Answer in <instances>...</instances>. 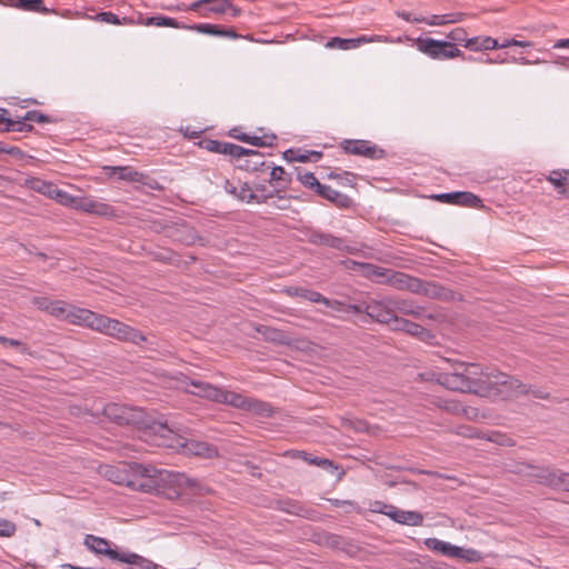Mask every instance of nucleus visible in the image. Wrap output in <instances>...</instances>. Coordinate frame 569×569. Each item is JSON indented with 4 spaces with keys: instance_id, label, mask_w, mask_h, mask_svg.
I'll return each instance as SVG.
<instances>
[{
    "instance_id": "338daca9",
    "label": "nucleus",
    "mask_w": 569,
    "mask_h": 569,
    "mask_svg": "<svg viewBox=\"0 0 569 569\" xmlns=\"http://www.w3.org/2000/svg\"><path fill=\"white\" fill-rule=\"evenodd\" d=\"M97 19L102 22L121 24L119 17L111 11H103L97 14Z\"/></svg>"
},
{
    "instance_id": "680f3d73",
    "label": "nucleus",
    "mask_w": 569,
    "mask_h": 569,
    "mask_svg": "<svg viewBox=\"0 0 569 569\" xmlns=\"http://www.w3.org/2000/svg\"><path fill=\"white\" fill-rule=\"evenodd\" d=\"M50 315L66 319V315L68 313V309L66 308V303L63 301H52L50 307Z\"/></svg>"
},
{
    "instance_id": "a211bd4d",
    "label": "nucleus",
    "mask_w": 569,
    "mask_h": 569,
    "mask_svg": "<svg viewBox=\"0 0 569 569\" xmlns=\"http://www.w3.org/2000/svg\"><path fill=\"white\" fill-rule=\"evenodd\" d=\"M256 331L260 333L263 339L268 342L279 345V346H291L292 345V338L290 335L283 330L264 326V325H258L254 327Z\"/></svg>"
},
{
    "instance_id": "0eeeda50",
    "label": "nucleus",
    "mask_w": 569,
    "mask_h": 569,
    "mask_svg": "<svg viewBox=\"0 0 569 569\" xmlns=\"http://www.w3.org/2000/svg\"><path fill=\"white\" fill-rule=\"evenodd\" d=\"M166 237L172 241L180 242L184 246H192L199 242L201 246L206 244V239L198 234L197 230L187 222H176L166 224L162 228Z\"/></svg>"
},
{
    "instance_id": "58836bf2",
    "label": "nucleus",
    "mask_w": 569,
    "mask_h": 569,
    "mask_svg": "<svg viewBox=\"0 0 569 569\" xmlns=\"http://www.w3.org/2000/svg\"><path fill=\"white\" fill-rule=\"evenodd\" d=\"M143 24L146 26H156V27H171L177 29H188L189 26L180 23L174 18L166 17V16H153L149 17L144 20Z\"/></svg>"
},
{
    "instance_id": "c756f323",
    "label": "nucleus",
    "mask_w": 569,
    "mask_h": 569,
    "mask_svg": "<svg viewBox=\"0 0 569 569\" xmlns=\"http://www.w3.org/2000/svg\"><path fill=\"white\" fill-rule=\"evenodd\" d=\"M236 199L239 201H246L248 203H267L270 199V194H257L252 191L248 182H244L236 193Z\"/></svg>"
},
{
    "instance_id": "4c0bfd02",
    "label": "nucleus",
    "mask_w": 569,
    "mask_h": 569,
    "mask_svg": "<svg viewBox=\"0 0 569 569\" xmlns=\"http://www.w3.org/2000/svg\"><path fill=\"white\" fill-rule=\"evenodd\" d=\"M569 170L567 169H558L552 170L549 176L547 177V180L558 190L559 193L563 194V190L568 187V179H569Z\"/></svg>"
},
{
    "instance_id": "e2e57ef3",
    "label": "nucleus",
    "mask_w": 569,
    "mask_h": 569,
    "mask_svg": "<svg viewBox=\"0 0 569 569\" xmlns=\"http://www.w3.org/2000/svg\"><path fill=\"white\" fill-rule=\"evenodd\" d=\"M391 318L392 319L390 320V322L387 323L388 326H390L391 330L403 332L405 328H407L406 325H408L409 320L393 313Z\"/></svg>"
},
{
    "instance_id": "39448f33",
    "label": "nucleus",
    "mask_w": 569,
    "mask_h": 569,
    "mask_svg": "<svg viewBox=\"0 0 569 569\" xmlns=\"http://www.w3.org/2000/svg\"><path fill=\"white\" fill-rule=\"evenodd\" d=\"M417 48L420 52L435 60L465 58V53L453 42L446 40L419 37L417 39Z\"/></svg>"
},
{
    "instance_id": "c03bdc74",
    "label": "nucleus",
    "mask_w": 569,
    "mask_h": 569,
    "mask_svg": "<svg viewBox=\"0 0 569 569\" xmlns=\"http://www.w3.org/2000/svg\"><path fill=\"white\" fill-rule=\"evenodd\" d=\"M189 30H194L199 33L209 34V36H216V37H222L223 33V27L218 24H210V23H198L192 24L188 27Z\"/></svg>"
},
{
    "instance_id": "20e7f679",
    "label": "nucleus",
    "mask_w": 569,
    "mask_h": 569,
    "mask_svg": "<svg viewBox=\"0 0 569 569\" xmlns=\"http://www.w3.org/2000/svg\"><path fill=\"white\" fill-rule=\"evenodd\" d=\"M130 469L133 472V479L119 468L109 467L106 475L108 479L118 485H126L132 489H138L142 492L153 493L157 489V483L161 481V475L158 468L152 465L132 463Z\"/></svg>"
},
{
    "instance_id": "09e8293b",
    "label": "nucleus",
    "mask_w": 569,
    "mask_h": 569,
    "mask_svg": "<svg viewBox=\"0 0 569 569\" xmlns=\"http://www.w3.org/2000/svg\"><path fill=\"white\" fill-rule=\"evenodd\" d=\"M406 327L407 328H405L403 332H406L412 337H417L422 340L430 337L429 330L419 323H416V322L409 320L408 325H406Z\"/></svg>"
},
{
    "instance_id": "aec40b11",
    "label": "nucleus",
    "mask_w": 569,
    "mask_h": 569,
    "mask_svg": "<svg viewBox=\"0 0 569 569\" xmlns=\"http://www.w3.org/2000/svg\"><path fill=\"white\" fill-rule=\"evenodd\" d=\"M317 194L332 202L338 208L347 209L352 206V199L350 197L332 189L330 186L327 184H322L321 187H319V190H317Z\"/></svg>"
},
{
    "instance_id": "423d86ee",
    "label": "nucleus",
    "mask_w": 569,
    "mask_h": 569,
    "mask_svg": "<svg viewBox=\"0 0 569 569\" xmlns=\"http://www.w3.org/2000/svg\"><path fill=\"white\" fill-rule=\"evenodd\" d=\"M392 309L390 296L382 297L381 299H371L365 302V316L360 317L357 325H366L368 322H378L380 325L389 323L392 319Z\"/></svg>"
},
{
    "instance_id": "0e129e2a",
    "label": "nucleus",
    "mask_w": 569,
    "mask_h": 569,
    "mask_svg": "<svg viewBox=\"0 0 569 569\" xmlns=\"http://www.w3.org/2000/svg\"><path fill=\"white\" fill-rule=\"evenodd\" d=\"M431 199L442 203L456 204L457 191L432 194Z\"/></svg>"
},
{
    "instance_id": "79ce46f5",
    "label": "nucleus",
    "mask_w": 569,
    "mask_h": 569,
    "mask_svg": "<svg viewBox=\"0 0 569 569\" xmlns=\"http://www.w3.org/2000/svg\"><path fill=\"white\" fill-rule=\"evenodd\" d=\"M487 378L488 381L485 385V392H488L489 390L497 388L498 386L505 387L508 385L509 375H506L503 372H491L487 370Z\"/></svg>"
},
{
    "instance_id": "7ed1b4c3",
    "label": "nucleus",
    "mask_w": 569,
    "mask_h": 569,
    "mask_svg": "<svg viewBox=\"0 0 569 569\" xmlns=\"http://www.w3.org/2000/svg\"><path fill=\"white\" fill-rule=\"evenodd\" d=\"M102 412L106 418L119 426H132L141 430L143 439L151 445L152 437H156L157 433L153 427L161 423V421L154 420L141 408L120 403H108Z\"/></svg>"
},
{
    "instance_id": "a19ab883",
    "label": "nucleus",
    "mask_w": 569,
    "mask_h": 569,
    "mask_svg": "<svg viewBox=\"0 0 569 569\" xmlns=\"http://www.w3.org/2000/svg\"><path fill=\"white\" fill-rule=\"evenodd\" d=\"M27 184L34 191L47 196L48 198L52 199V196L54 193L57 184L44 181L39 178H32L27 181Z\"/></svg>"
},
{
    "instance_id": "f704fd0d",
    "label": "nucleus",
    "mask_w": 569,
    "mask_h": 569,
    "mask_svg": "<svg viewBox=\"0 0 569 569\" xmlns=\"http://www.w3.org/2000/svg\"><path fill=\"white\" fill-rule=\"evenodd\" d=\"M12 7L29 12H39L44 14L51 12V10L43 4V0H16L12 2Z\"/></svg>"
},
{
    "instance_id": "c9c22d12",
    "label": "nucleus",
    "mask_w": 569,
    "mask_h": 569,
    "mask_svg": "<svg viewBox=\"0 0 569 569\" xmlns=\"http://www.w3.org/2000/svg\"><path fill=\"white\" fill-rule=\"evenodd\" d=\"M87 318L89 319L88 326H87L88 328L107 335L108 328L112 321L111 318L103 316V315L96 313L91 310H90V313L87 315Z\"/></svg>"
},
{
    "instance_id": "8fccbe9b",
    "label": "nucleus",
    "mask_w": 569,
    "mask_h": 569,
    "mask_svg": "<svg viewBox=\"0 0 569 569\" xmlns=\"http://www.w3.org/2000/svg\"><path fill=\"white\" fill-rule=\"evenodd\" d=\"M52 199L57 200V202H59L60 204L68 206V207H71V208L76 207V203H77V200H78L77 197H72L68 192L59 189L58 186L56 187V190H54V193L52 196Z\"/></svg>"
},
{
    "instance_id": "603ef678",
    "label": "nucleus",
    "mask_w": 569,
    "mask_h": 569,
    "mask_svg": "<svg viewBox=\"0 0 569 569\" xmlns=\"http://www.w3.org/2000/svg\"><path fill=\"white\" fill-rule=\"evenodd\" d=\"M298 180L305 186V187H308L310 189H313L316 192L317 190H319V187L322 186V183H320L318 181V179L315 177V174L312 172H305V173H300L298 172Z\"/></svg>"
},
{
    "instance_id": "13d9d810",
    "label": "nucleus",
    "mask_w": 569,
    "mask_h": 569,
    "mask_svg": "<svg viewBox=\"0 0 569 569\" xmlns=\"http://www.w3.org/2000/svg\"><path fill=\"white\" fill-rule=\"evenodd\" d=\"M425 282V280L409 276V279L407 280V286H405V290H408L416 295H422Z\"/></svg>"
},
{
    "instance_id": "6e6d98bb",
    "label": "nucleus",
    "mask_w": 569,
    "mask_h": 569,
    "mask_svg": "<svg viewBox=\"0 0 569 569\" xmlns=\"http://www.w3.org/2000/svg\"><path fill=\"white\" fill-rule=\"evenodd\" d=\"M392 509H393V505L386 503L380 500H373L369 503V510L371 512L381 513L387 517H390Z\"/></svg>"
},
{
    "instance_id": "de8ad7c7",
    "label": "nucleus",
    "mask_w": 569,
    "mask_h": 569,
    "mask_svg": "<svg viewBox=\"0 0 569 569\" xmlns=\"http://www.w3.org/2000/svg\"><path fill=\"white\" fill-rule=\"evenodd\" d=\"M152 258L156 261L174 264V266H178L180 262L179 256L176 252L168 250V249H166L163 251H159V252H153Z\"/></svg>"
},
{
    "instance_id": "7c9ffc66",
    "label": "nucleus",
    "mask_w": 569,
    "mask_h": 569,
    "mask_svg": "<svg viewBox=\"0 0 569 569\" xmlns=\"http://www.w3.org/2000/svg\"><path fill=\"white\" fill-rule=\"evenodd\" d=\"M498 46L499 42L489 36L469 38L465 43V47L472 51L493 50Z\"/></svg>"
},
{
    "instance_id": "f257e3e1",
    "label": "nucleus",
    "mask_w": 569,
    "mask_h": 569,
    "mask_svg": "<svg viewBox=\"0 0 569 569\" xmlns=\"http://www.w3.org/2000/svg\"><path fill=\"white\" fill-rule=\"evenodd\" d=\"M438 381L453 391L483 395L488 381L487 368L479 363H458L452 371L440 373Z\"/></svg>"
},
{
    "instance_id": "ddd939ff",
    "label": "nucleus",
    "mask_w": 569,
    "mask_h": 569,
    "mask_svg": "<svg viewBox=\"0 0 569 569\" xmlns=\"http://www.w3.org/2000/svg\"><path fill=\"white\" fill-rule=\"evenodd\" d=\"M270 169V178L268 182L272 187L271 191H269L267 194H270V199L273 198L278 193L284 192L288 187L290 186L292 178L291 173L287 172L283 167L280 166H273L272 162H269L267 166L268 170Z\"/></svg>"
},
{
    "instance_id": "bb28decb",
    "label": "nucleus",
    "mask_w": 569,
    "mask_h": 569,
    "mask_svg": "<svg viewBox=\"0 0 569 569\" xmlns=\"http://www.w3.org/2000/svg\"><path fill=\"white\" fill-rule=\"evenodd\" d=\"M559 469H552L549 467L533 468L531 477L537 480L538 483L555 489L557 487V478Z\"/></svg>"
},
{
    "instance_id": "473e14b6",
    "label": "nucleus",
    "mask_w": 569,
    "mask_h": 569,
    "mask_svg": "<svg viewBox=\"0 0 569 569\" xmlns=\"http://www.w3.org/2000/svg\"><path fill=\"white\" fill-rule=\"evenodd\" d=\"M408 279L409 274L387 268L383 278L380 280V283L392 286L398 290H405V286H407Z\"/></svg>"
},
{
    "instance_id": "6e6552de",
    "label": "nucleus",
    "mask_w": 569,
    "mask_h": 569,
    "mask_svg": "<svg viewBox=\"0 0 569 569\" xmlns=\"http://www.w3.org/2000/svg\"><path fill=\"white\" fill-rule=\"evenodd\" d=\"M341 149L348 154L361 156L372 160L382 159L386 151L369 140L346 139L340 143Z\"/></svg>"
},
{
    "instance_id": "e433bc0d",
    "label": "nucleus",
    "mask_w": 569,
    "mask_h": 569,
    "mask_svg": "<svg viewBox=\"0 0 569 569\" xmlns=\"http://www.w3.org/2000/svg\"><path fill=\"white\" fill-rule=\"evenodd\" d=\"M456 206L481 209L485 207L482 200L470 191H457Z\"/></svg>"
},
{
    "instance_id": "69168bd1",
    "label": "nucleus",
    "mask_w": 569,
    "mask_h": 569,
    "mask_svg": "<svg viewBox=\"0 0 569 569\" xmlns=\"http://www.w3.org/2000/svg\"><path fill=\"white\" fill-rule=\"evenodd\" d=\"M230 7V0H219L218 2H214L213 6L209 7L208 10L212 13L223 14L229 10Z\"/></svg>"
},
{
    "instance_id": "9d476101",
    "label": "nucleus",
    "mask_w": 569,
    "mask_h": 569,
    "mask_svg": "<svg viewBox=\"0 0 569 569\" xmlns=\"http://www.w3.org/2000/svg\"><path fill=\"white\" fill-rule=\"evenodd\" d=\"M107 335L120 341L131 342L137 346L147 341V337L141 331L116 319H112Z\"/></svg>"
},
{
    "instance_id": "cd10ccee",
    "label": "nucleus",
    "mask_w": 569,
    "mask_h": 569,
    "mask_svg": "<svg viewBox=\"0 0 569 569\" xmlns=\"http://www.w3.org/2000/svg\"><path fill=\"white\" fill-rule=\"evenodd\" d=\"M117 560L120 562L132 565L138 569H162L161 566L133 552L119 553V558Z\"/></svg>"
},
{
    "instance_id": "2f4dec72",
    "label": "nucleus",
    "mask_w": 569,
    "mask_h": 569,
    "mask_svg": "<svg viewBox=\"0 0 569 569\" xmlns=\"http://www.w3.org/2000/svg\"><path fill=\"white\" fill-rule=\"evenodd\" d=\"M250 398L243 397L240 393L227 391L221 389V395L217 397L219 403H227L234 408L247 409Z\"/></svg>"
},
{
    "instance_id": "4468645a",
    "label": "nucleus",
    "mask_w": 569,
    "mask_h": 569,
    "mask_svg": "<svg viewBox=\"0 0 569 569\" xmlns=\"http://www.w3.org/2000/svg\"><path fill=\"white\" fill-rule=\"evenodd\" d=\"M392 313L397 316H410L420 319L426 312V308L418 305L412 299L401 298L399 296H390Z\"/></svg>"
},
{
    "instance_id": "2eb2a0df",
    "label": "nucleus",
    "mask_w": 569,
    "mask_h": 569,
    "mask_svg": "<svg viewBox=\"0 0 569 569\" xmlns=\"http://www.w3.org/2000/svg\"><path fill=\"white\" fill-rule=\"evenodd\" d=\"M182 385L184 386L187 392L214 402L217 401V397L221 395L220 388L206 381L192 380L188 377H184Z\"/></svg>"
},
{
    "instance_id": "a878e982",
    "label": "nucleus",
    "mask_w": 569,
    "mask_h": 569,
    "mask_svg": "<svg viewBox=\"0 0 569 569\" xmlns=\"http://www.w3.org/2000/svg\"><path fill=\"white\" fill-rule=\"evenodd\" d=\"M104 171L109 177L118 174L119 180L129 182H143L147 178L143 173L133 170L131 167H104Z\"/></svg>"
},
{
    "instance_id": "c85d7f7f",
    "label": "nucleus",
    "mask_w": 569,
    "mask_h": 569,
    "mask_svg": "<svg viewBox=\"0 0 569 569\" xmlns=\"http://www.w3.org/2000/svg\"><path fill=\"white\" fill-rule=\"evenodd\" d=\"M422 295L430 299L450 300L453 298V291L445 288L443 286L426 281L422 290Z\"/></svg>"
},
{
    "instance_id": "5fc2aeb1",
    "label": "nucleus",
    "mask_w": 569,
    "mask_h": 569,
    "mask_svg": "<svg viewBox=\"0 0 569 569\" xmlns=\"http://www.w3.org/2000/svg\"><path fill=\"white\" fill-rule=\"evenodd\" d=\"M22 120L24 121H36L38 123H51L54 122L52 118L49 116L42 113L39 110H30L28 111L23 117Z\"/></svg>"
},
{
    "instance_id": "774afa93",
    "label": "nucleus",
    "mask_w": 569,
    "mask_h": 569,
    "mask_svg": "<svg viewBox=\"0 0 569 569\" xmlns=\"http://www.w3.org/2000/svg\"><path fill=\"white\" fill-rule=\"evenodd\" d=\"M555 489L569 492V472L559 471L557 487Z\"/></svg>"
},
{
    "instance_id": "4be33fe9",
    "label": "nucleus",
    "mask_w": 569,
    "mask_h": 569,
    "mask_svg": "<svg viewBox=\"0 0 569 569\" xmlns=\"http://www.w3.org/2000/svg\"><path fill=\"white\" fill-rule=\"evenodd\" d=\"M284 292L290 297H299L325 306H330L332 303L330 302V299L323 297L320 292L303 287L290 286L284 289Z\"/></svg>"
},
{
    "instance_id": "72a5a7b5",
    "label": "nucleus",
    "mask_w": 569,
    "mask_h": 569,
    "mask_svg": "<svg viewBox=\"0 0 569 569\" xmlns=\"http://www.w3.org/2000/svg\"><path fill=\"white\" fill-rule=\"evenodd\" d=\"M425 545L428 549L432 551L440 552L445 556L453 558L455 552L459 551L458 546H453L449 542L441 541L437 538H428L425 540Z\"/></svg>"
},
{
    "instance_id": "ea45409f",
    "label": "nucleus",
    "mask_w": 569,
    "mask_h": 569,
    "mask_svg": "<svg viewBox=\"0 0 569 569\" xmlns=\"http://www.w3.org/2000/svg\"><path fill=\"white\" fill-rule=\"evenodd\" d=\"M386 269L387 268L379 267V266H376L372 263L362 262L360 264V269H358V272L361 276H363L370 280H376L377 282L380 283V280L383 278V276L386 273Z\"/></svg>"
},
{
    "instance_id": "5701e85b",
    "label": "nucleus",
    "mask_w": 569,
    "mask_h": 569,
    "mask_svg": "<svg viewBox=\"0 0 569 569\" xmlns=\"http://www.w3.org/2000/svg\"><path fill=\"white\" fill-rule=\"evenodd\" d=\"M74 208L98 216H109L113 211L111 206L89 198H78Z\"/></svg>"
},
{
    "instance_id": "864d4df0",
    "label": "nucleus",
    "mask_w": 569,
    "mask_h": 569,
    "mask_svg": "<svg viewBox=\"0 0 569 569\" xmlns=\"http://www.w3.org/2000/svg\"><path fill=\"white\" fill-rule=\"evenodd\" d=\"M506 390H510L516 395H529L530 389L528 388V385H525L519 379L510 376Z\"/></svg>"
},
{
    "instance_id": "412c9836",
    "label": "nucleus",
    "mask_w": 569,
    "mask_h": 569,
    "mask_svg": "<svg viewBox=\"0 0 569 569\" xmlns=\"http://www.w3.org/2000/svg\"><path fill=\"white\" fill-rule=\"evenodd\" d=\"M397 523L418 527L423 523V515L419 511H406L393 506L389 517Z\"/></svg>"
},
{
    "instance_id": "f03ea898",
    "label": "nucleus",
    "mask_w": 569,
    "mask_h": 569,
    "mask_svg": "<svg viewBox=\"0 0 569 569\" xmlns=\"http://www.w3.org/2000/svg\"><path fill=\"white\" fill-rule=\"evenodd\" d=\"M156 437H152V445L157 447L170 448L182 451L186 455L198 456L203 458H213L218 456L214 446L204 441L188 439L177 433L167 422L156 425Z\"/></svg>"
},
{
    "instance_id": "393cba45",
    "label": "nucleus",
    "mask_w": 569,
    "mask_h": 569,
    "mask_svg": "<svg viewBox=\"0 0 569 569\" xmlns=\"http://www.w3.org/2000/svg\"><path fill=\"white\" fill-rule=\"evenodd\" d=\"M282 157L288 162H317L321 159L322 152L316 150H301V149H288L282 153Z\"/></svg>"
},
{
    "instance_id": "a18cd8bd",
    "label": "nucleus",
    "mask_w": 569,
    "mask_h": 569,
    "mask_svg": "<svg viewBox=\"0 0 569 569\" xmlns=\"http://www.w3.org/2000/svg\"><path fill=\"white\" fill-rule=\"evenodd\" d=\"M247 409L262 417H270L272 413V407L270 403L256 399L249 400Z\"/></svg>"
},
{
    "instance_id": "bf43d9fd",
    "label": "nucleus",
    "mask_w": 569,
    "mask_h": 569,
    "mask_svg": "<svg viewBox=\"0 0 569 569\" xmlns=\"http://www.w3.org/2000/svg\"><path fill=\"white\" fill-rule=\"evenodd\" d=\"M17 526L14 522L0 518V537L10 538L14 536Z\"/></svg>"
},
{
    "instance_id": "6ab92c4d",
    "label": "nucleus",
    "mask_w": 569,
    "mask_h": 569,
    "mask_svg": "<svg viewBox=\"0 0 569 569\" xmlns=\"http://www.w3.org/2000/svg\"><path fill=\"white\" fill-rule=\"evenodd\" d=\"M276 509L302 518H311L313 513L311 509L303 506L300 501L290 498L277 500Z\"/></svg>"
},
{
    "instance_id": "f3484780",
    "label": "nucleus",
    "mask_w": 569,
    "mask_h": 569,
    "mask_svg": "<svg viewBox=\"0 0 569 569\" xmlns=\"http://www.w3.org/2000/svg\"><path fill=\"white\" fill-rule=\"evenodd\" d=\"M246 153H241L242 157H247L243 161L237 164V168L248 172L264 171L269 162L264 160L263 153L252 149L243 148Z\"/></svg>"
},
{
    "instance_id": "3c124183",
    "label": "nucleus",
    "mask_w": 569,
    "mask_h": 569,
    "mask_svg": "<svg viewBox=\"0 0 569 569\" xmlns=\"http://www.w3.org/2000/svg\"><path fill=\"white\" fill-rule=\"evenodd\" d=\"M447 39H448L447 41L453 42L455 46H457V44L465 46L466 41L469 40L468 33L463 28H456V29L451 30L447 34Z\"/></svg>"
},
{
    "instance_id": "1a4fd4ad",
    "label": "nucleus",
    "mask_w": 569,
    "mask_h": 569,
    "mask_svg": "<svg viewBox=\"0 0 569 569\" xmlns=\"http://www.w3.org/2000/svg\"><path fill=\"white\" fill-rule=\"evenodd\" d=\"M308 242L315 246H325L339 251L356 253L357 249L347 244L346 239L336 237L329 232L320 230H311L308 233Z\"/></svg>"
},
{
    "instance_id": "49530a36",
    "label": "nucleus",
    "mask_w": 569,
    "mask_h": 569,
    "mask_svg": "<svg viewBox=\"0 0 569 569\" xmlns=\"http://www.w3.org/2000/svg\"><path fill=\"white\" fill-rule=\"evenodd\" d=\"M453 558H461V559L467 560L468 562L477 563V562H480L483 557H482L481 552L476 549H471V548L466 549V548L459 547V551L455 552Z\"/></svg>"
},
{
    "instance_id": "052dcab7",
    "label": "nucleus",
    "mask_w": 569,
    "mask_h": 569,
    "mask_svg": "<svg viewBox=\"0 0 569 569\" xmlns=\"http://www.w3.org/2000/svg\"><path fill=\"white\" fill-rule=\"evenodd\" d=\"M24 120L19 118L18 120H12L8 116V121L3 123L2 132H21L23 129Z\"/></svg>"
},
{
    "instance_id": "37998d69",
    "label": "nucleus",
    "mask_w": 569,
    "mask_h": 569,
    "mask_svg": "<svg viewBox=\"0 0 569 569\" xmlns=\"http://www.w3.org/2000/svg\"><path fill=\"white\" fill-rule=\"evenodd\" d=\"M90 313V310L88 309H81V308H72L71 310H68V313L66 315V320H68L72 325H79V326H88V318L87 315Z\"/></svg>"
},
{
    "instance_id": "9b49d317",
    "label": "nucleus",
    "mask_w": 569,
    "mask_h": 569,
    "mask_svg": "<svg viewBox=\"0 0 569 569\" xmlns=\"http://www.w3.org/2000/svg\"><path fill=\"white\" fill-rule=\"evenodd\" d=\"M161 475V481L157 483V489L153 492H160L167 485H174L181 489L196 490L199 488V482L194 478L188 477L186 473L172 472L164 469H158Z\"/></svg>"
},
{
    "instance_id": "4d7b16f0",
    "label": "nucleus",
    "mask_w": 569,
    "mask_h": 569,
    "mask_svg": "<svg viewBox=\"0 0 569 569\" xmlns=\"http://www.w3.org/2000/svg\"><path fill=\"white\" fill-rule=\"evenodd\" d=\"M327 47L329 48H337L341 50H349L356 48L353 39H342L339 37L331 38Z\"/></svg>"
},
{
    "instance_id": "b1692460",
    "label": "nucleus",
    "mask_w": 569,
    "mask_h": 569,
    "mask_svg": "<svg viewBox=\"0 0 569 569\" xmlns=\"http://www.w3.org/2000/svg\"><path fill=\"white\" fill-rule=\"evenodd\" d=\"M284 456L292 458V459H301V460L308 462L309 465H315V466L321 467L323 469H328V468L338 469V466H336L332 460H329L327 458L313 457L311 453L303 451V450H288L284 452Z\"/></svg>"
},
{
    "instance_id": "f8f14e48",
    "label": "nucleus",
    "mask_w": 569,
    "mask_h": 569,
    "mask_svg": "<svg viewBox=\"0 0 569 569\" xmlns=\"http://www.w3.org/2000/svg\"><path fill=\"white\" fill-rule=\"evenodd\" d=\"M198 144L200 148L207 151L229 156L231 159L237 160L241 158V153H246L243 147L241 146L210 138H204L200 140Z\"/></svg>"
},
{
    "instance_id": "dca6fc26",
    "label": "nucleus",
    "mask_w": 569,
    "mask_h": 569,
    "mask_svg": "<svg viewBox=\"0 0 569 569\" xmlns=\"http://www.w3.org/2000/svg\"><path fill=\"white\" fill-rule=\"evenodd\" d=\"M83 545L96 555L106 556L111 560H117L119 558L120 552L112 549L110 541L104 538L94 535H87L84 537Z\"/></svg>"
}]
</instances>
